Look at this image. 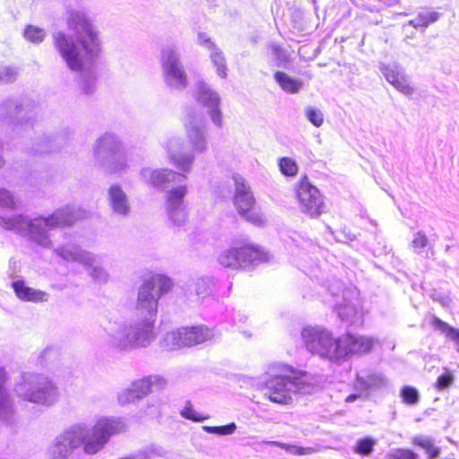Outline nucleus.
I'll return each instance as SVG.
<instances>
[{"label":"nucleus","instance_id":"9","mask_svg":"<svg viewBox=\"0 0 459 459\" xmlns=\"http://www.w3.org/2000/svg\"><path fill=\"white\" fill-rule=\"evenodd\" d=\"M211 330L205 325L180 327L167 333V345L172 350L192 347L201 344L212 338Z\"/></svg>","mask_w":459,"mask_h":459},{"label":"nucleus","instance_id":"8","mask_svg":"<svg viewBox=\"0 0 459 459\" xmlns=\"http://www.w3.org/2000/svg\"><path fill=\"white\" fill-rule=\"evenodd\" d=\"M233 204L238 215L246 221L255 226H261L264 223L265 216L256 204L250 186L244 181L237 182Z\"/></svg>","mask_w":459,"mask_h":459},{"label":"nucleus","instance_id":"43","mask_svg":"<svg viewBox=\"0 0 459 459\" xmlns=\"http://www.w3.org/2000/svg\"><path fill=\"white\" fill-rule=\"evenodd\" d=\"M198 42L200 45L205 46L208 48H215V45L211 40V39L205 34V33H199L198 34Z\"/></svg>","mask_w":459,"mask_h":459},{"label":"nucleus","instance_id":"6","mask_svg":"<svg viewBox=\"0 0 459 459\" xmlns=\"http://www.w3.org/2000/svg\"><path fill=\"white\" fill-rule=\"evenodd\" d=\"M17 394L23 401L50 405L58 398L57 387L47 377L30 375L17 385Z\"/></svg>","mask_w":459,"mask_h":459},{"label":"nucleus","instance_id":"5","mask_svg":"<svg viewBox=\"0 0 459 459\" xmlns=\"http://www.w3.org/2000/svg\"><path fill=\"white\" fill-rule=\"evenodd\" d=\"M123 428L119 421L104 420L89 429L76 426L74 432L78 446H82L86 454L93 455L104 446L110 436L119 433Z\"/></svg>","mask_w":459,"mask_h":459},{"label":"nucleus","instance_id":"29","mask_svg":"<svg viewBox=\"0 0 459 459\" xmlns=\"http://www.w3.org/2000/svg\"><path fill=\"white\" fill-rule=\"evenodd\" d=\"M264 444L271 446H276L279 448H281L287 452H290L296 455H304L310 453L309 448L302 447V446H297L293 445H289L286 443H281L278 441H265Z\"/></svg>","mask_w":459,"mask_h":459},{"label":"nucleus","instance_id":"34","mask_svg":"<svg viewBox=\"0 0 459 459\" xmlns=\"http://www.w3.org/2000/svg\"><path fill=\"white\" fill-rule=\"evenodd\" d=\"M167 72L169 75L178 79L183 84L186 83V74L179 65L178 60L173 59L168 63Z\"/></svg>","mask_w":459,"mask_h":459},{"label":"nucleus","instance_id":"32","mask_svg":"<svg viewBox=\"0 0 459 459\" xmlns=\"http://www.w3.org/2000/svg\"><path fill=\"white\" fill-rule=\"evenodd\" d=\"M211 58L212 60V63L216 66L218 74L222 78H225L227 76V67L225 58L221 51L216 48L215 51L212 53Z\"/></svg>","mask_w":459,"mask_h":459},{"label":"nucleus","instance_id":"31","mask_svg":"<svg viewBox=\"0 0 459 459\" xmlns=\"http://www.w3.org/2000/svg\"><path fill=\"white\" fill-rule=\"evenodd\" d=\"M280 170L286 176L293 177L298 173V165L290 158L283 157L279 160Z\"/></svg>","mask_w":459,"mask_h":459},{"label":"nucleus","instance_id":"42","mask_svg":"<svg viewBox=\"0 0 459 459\" xmlns=\"http://www.w3.org/2000/svg\"><path fill=\"white\" fill-rule=\"evenodd\" d=\"M16 73L9 67L0 70V81L10 82L15 78Z\"/></svg>","mask_w":459,"mask_h":459},{"label":"nucleus","instance_id":"16","mask_svg":"<svg viewBox=\"0 0 459 459\" xmlns=\"http://www.w3.org/2000/svg\"><path fill=\"white\" fill-rule=\"evenodd\" d=\"M77 447L78 444L73 428L56 438L51 446V452L55 457H67Z\"/></svg>","mask_w":459,"mask_h":459},{"label":"nucleus","instance_id":"36","mask_svg":"<svg viewBox=\"0 0 459 459\" xmlns=\"http://www.w3.org/2000/svg\"><path fill=\"white\" fill-rule=\"evenodd\" d=\"M454 382V375L448 369L440 375L434 385L435 388L438 391H443L452 385Z\"/></svg>","mask_w":459,"mask_h":459},{"label":"nucleus","instance_id":"2","mask_svg":"<svg viewBox=\"0 0 459 459\" xmlns=\"http://www.w3.org/2000/svg\"><path fill=\"white\" fill-rule=\"evenodd\" d=\"M173 287V281L164 274L152 273L142 279L135 308L139 316L146 317V320L138 323L129 333L130 341L135 345L145 346L154 338L159 299L171 291Z\"/></svg>","mask_w":459,"mask_h":459},{"label":"nucleus","instance_id":"38","mask_svg":"<svg viewBox=\"0 0 459 459\" xmlns=\"http://www.w3.org/2000/svg\"><path fill=\"white\" fill-rule=\"evenodd\" d=\"M307 118L316 127H319L324 123V116L323 113L313 108H308L306 110Z\"/></svg>","mask_w":459,"mask_h":459},{"label":"nucleus","instance_id":"17","mask_svg":"<svg viewBox=\"0 0 459 459\" xmlns=\"http://www.w3.org/2000/svg\"><path fill=\"white\" fill-rule=\"evenodd\" d=\"M197 95L198 99L203 102L204 106L209 107L210 116L212 121L218 125H221V113L218 108L219 106V97L218 95L210 91L208 87L204 83H201L197 87Z\"/></svg>","mask_w":459,"mask_h":459},{"label":"nucleus","instance_id":"15","mask_svg":"<svg viewBox=\"0 0 459 459\" xmlns=\"http://www.w3.org/2000/svg\"><path fill=\"white\" fill-rule=\"evenodd\" d=\"M11 286L16 297L22 301L43 303L48 299V294L46 291L29 287L22 280L13 281Z\"/></svg>","mask_w":459,"mask_h":459},{"label":"nucleus","instance_id":"21","mask_svg":"<svg viewBox=\"0 0 459 459\" xmlns=\"http://www.w3.org/2000/svg\"><path fill=\"white\" fill-rule=\"evenodd\" d=\"M175 172L167 169H156L150 173L149 183L153 187L165 188L173 179Z\"/></svg>","mask_w":459,"mask_h":459},{"label":"nucleus","instance_id":"7","mask_svg":"<svg viewBox=\"0 0 459 459\" xmlns=\"http://www.w3.org/2000/svg\"><path fill=\"white\" fill-rule=\"evenodd\" d=\"M301 337L311 353L327 358H339L340 340L333 338L327 330L307 326L303 328Z\"/></svg>","mask_w":459,"mask_h":459},{"label":"nucleus","instance_id":"46","mask_svg":"<svg viewBox=\"0 0 459 459\" xmlns=\"http://www.w3.org/2000/svg\"><path fill=\"white\" fill-rule=\"evenodd\" d=\"M4 164V160L0 157V168Z\"/></svg>","mask_w":459,"mask_h":459},{"label":"nucleus","instance_id":"33","mask_svg":"<svg viewBox=\"0 0 459 459\" xmlns=\"http://www.w3.org/2000/svg\"><path fill=\"white\" fill-rule=\"evenodd\" d=\"M375 444L373 438L363 437L357 442L354 451L359 455H368L373 451Z\"/></svg>","mask_w":459,"mask_h":459},{"label":"nucleus","instance_id":"4","mask_svg":"<svg viewBox=\"0 0 459 459\" xmlns=\"http://www.w3.org/2000/svg\"><path fill=\"white\" fill-rule=\"evenodd\" d=\"M270 261V255L260 247L239 242L222 251L218 256V263L225 268L254 269L259 264Z\"/></svg>","mask_w":459,"mask_h":459},{"label":"nucleus","instance_id":"23","mask_svg":"<svg viewBox=\"0 0 459 459\" xmlns=\"http://www.w3.org/2000/svg\"><path fill=\"white\" fill-rule=\"evenodd\" d=\"M411 444L422 448L429 459H434L439 456L440 448L435 446V443L430 437H415L411 439Z\"/></svg>","mask_w":459,"mask_h":459},{"label":"nucleus","instance_id":"3","mask_svg":"<svg viewBox=\"0 0 459 459\" xmlns=\"http://www.w3.org/2000/svg\"><path fill=\"white\" fill-rule=\"evenodd\" d=\"M314 377L308 372L282 364L277 367L276 374L265 382L267 398L273 403L290 405L293 394H299L313 386Z\"/></svg>","mask_w":459,"mask_h":459},{"label":"nucleus","instance_id":"12","mask_svg":"<svg viewBox=\"0 0 459 459\" xmlns=\"http://www.w3.org/2000/svg\"><path fill=\"white\" fill-rule=\"evenodd\" d=\"M53 229L65 228L75 224L85 217V211L74 205L66 204L48 215Z\"/></svg>","mask_w":459,"mask_h":459},{"label":"nucleus","instance_id":"35","mask_svg":"<svg viewBox=\"0 0 459 459\" xmlns=\"http://www.w3.org/2000/svg\"><path fill=\"white\" fill-rule=\"evenodd\" d=\"M204 429L212 434H216L219 436H227L232 434L236 429V424L234 422L222 425V426H205L204 427Z\"/></svg>","mask_w":459,"mask_h":459},{"label":"nucleus","instance_id":"44","mask_svg":"<svg viewBox=\"0 0 459 459\" xmlns=\"http://www.w3.org/2000/svg\"><path fill=\"white\" fill-rule=\"evenodd\" d=\"M7 378V374L4 370V368H0V385H1V390H6L4 388V383H5V380Z\"/></svg>","mask_w":459,"mask_h":459},{"label":"nucleus","instance_id":"19","mask_svg":"<svg viewBox=\"0 0 459 459\" xmlns=\"http://www.w3.org/2000/svg\"><path fill=\"white\" fill-rule=\"evenodd\" d=\"M384 75L386 81L403 94H412L413 87L410 84L407 77L404 74L394 69L386 68Z\"/></svg>","mask_w":459,"mask_h":459},{"label":"nucleus","instance_id":"18","mask_svg":"<svg viewBox=\"0 0 459 459\" xmlns=\"http://www.w3.org/2000/svg\"><path fill=\"white\" fill-rule=\"evenodd\" d=\"M160 381V378H156L155 381L153 382L152 380V377H147L135 380L132 384L130 388H128L124 394L126 396V400L130 402L134 400H140L145 397L152 392V386L153 385V384Z\"/></svg>","mask_w":459,"mask_h":459},{"label":"nucleus","instance_id":"10","mask_svg":"<svg viewBox=\"0 0 459 459\" xmlns=\"http://www.w3.org/2000/svg\"><path fill=\"white\" fill-rule=\"evenodd\" d=\"M296 195L302 210L310 216H317L323 211L324 203L318 189L313 186L307 176L300 178Z\"/></svg>","mask_w":459,"mask_h":459},{"label":"nucleus","instance_id":"27","mask_svg":"<svg viewBox=\"0 0 459 459\" xmlns=\"http://www.w3.org/2000/svg\"><path fill=\"white\" fill-rule=\"evenodd\" d=\"M400 397L403 403L408 405H415L420 401L419 391L411 385H403L400 389Z\"/></svg>","mask_w":459,"mask_h":459},{"label":"nucleus","instance_id":"41","mask_svg":"<svg viewBox=\"0 0 459 459\" xmlns=\"http://www.w3.org/2000/svg\"><path fill=\"white\" fill-rule=\"evenodd\" d=\"M428 245V238L423 232H417L411 242V246L415 249H422Z\"/></svg>","mask_w":459,"mask_h":459},{"label":"nucleus","instance_id":"37","mask_svg":"<svg viewBox=\"0 0 459 459\" xmlns=\"http://www.w3.org/2000/svg\"><path fill=\"white\" fill-rule=\"evenodd\" d=\"M417 454L408 448H396L388 455V459H417Z\"/></svg>","mask_w":459,"mask_h":459},{"label":"nucleus","instance_id":"30","mask_svg":"<svg viewBox=\"0 0 459 459\" xmlns=\"http://www.w3.org/2000/svg\"><path fill=\"white\" fill-rule=\"evenodd\" d=\"M169 160L177 168L183 171L189 169L193 160L189 155H181L178 153H170Z\"/></svg>","mask_w":459,"mask_h":459},{"label":"nucleus","instance_id":"11","mask_svg":"<svg viewBox=\"0 0 459 459\" xmlns=\"http://www.w3.org/2000/svg\"><path fill=\"white\" fill-rule=\"evenodd\" d=\"M186 193L187 187L185 185L173 187L167 193V212L175 224H179L185 221L186 212L182 206Z\"/></svg>","mask_w":459,"mask_h":459},{"label":"nucleus","instance_id":"22","mask_svg":"<svg viewBox=\"0 0 459 459\" xmlns=\"http://www.w3.org/2000/svg\"><path fill=\"white\" fill-rule=\"evenodd\" d=\"M273 77L281 88L289 93H297L302 86V82L294 79L284 72L277 71Z\"/></svg>","mask_w":459,"mask_h":459},{"label":"nucleus","instance_id":"1","mask_svg":"<svg viewBox=\"0 0 459 459\" xmlns=\"http://www.w3.org/2000/svg\"><path fill=\"white\" fill-rule=\"evenodd\" d=\"M66 23L78 44L71 36L58 31L52 36L53 45L70 70L82 72L86 62L92 61L101 50L99 32L91 20L79 12L70 13Z\"/></svg>","mask_w":459,"mask_h":459},{"label":"nucleus","instance_id":"14","mask_svg":"<svg viewBox=\"0 0 459 459\" xmlns=\"http://www.w3.org/2000/svg\"><path fill=\"white\" fill-rule=\"evenodd\" d=\"M339 358L352 354L368 352L373 347V341L363 336H355L348 333L343 338H339Z\"/></svg>","mask_w":459,"mask_h":459},{"label":"nucleus","instance_id":"40","mask_svg":"<svg viewBox=\"0 0 459 459\" xmlns=\"http://www.w3.org/2000/svg\"><path fill=\"white\" fill-rule=\"evenodd\" d=\"M181 415L187 420L197 422L208 419V416H204L202 413L195 411L191 406H186L181 411Z\"/></svg>","mask_w":459,"mask_h":459},{"label":"nucleus","instance_id":"25","mask_svg":"<svg viewBox=\"0 0 459 459\" xmlns=\"http://www.w3.org/2000/svg\"><path fill=\"white\" fill-rule=\"evenodd\" d=\"M437 18V16L434 13H420L412 20H411L407 25L403 27V30H408L411 27H428L429 25L436 22Z\"/></svg>","mask_w":459,"mask_h":459},{"label":"nucleus","instance_id":"45","mask_svg":"<svg viewBox=\"0 0 459 459\" xmlns=\"http://www.w3.org/2000/svg\"><path fill=\"white\" fill-rule=\"evenodd\" d=\"M359 397V394H351L346 397L345 401L347 403H351V402L355 401L356 399H358Z\"/></svg>","mask_w":459,"mask_h":459},{"label":"nucleus","instance_id":"28","mask_svg":"<svg viewBox=\"0 0 459 459\" xmlns=\"http://www.w3.org/2000/svg\"><path fill=\"white\" fill-rule=\"evenodd\" d=\"M23 36L30 42L40 43L44 40L46 33L41 28L33 25H28L24 30Z\"/></svg>","mask_w":459,"mask_h":459},{"label":"nucleus","instance_id":"20","mask_svg":"<svg viewBox=\"0 0 459 459\" xmlns=\"http://www.w3.org/2000/svg\"><path fill=\"white\" fill-rule=\"evenodd\" d=\"M109 200L113 210L118 213L126 214L129 211L126 195L118 185H112L108 190Z\"/></svg>","mask_w":459,"mask_h":459},{"label":"nucleus","instance_id":"26","mask_svg":"<svg viewBox=\"0 0 459 459\" xmlns=\"http://www.w3.org/2000/svg\"><path fill=\"white\" fill-rule=\"evenodd\" d=\"M431 325L442 331L446 334L447 337L452 339L456 342L458 345V351H459V329L455 328L453 326H450L447 323L444 322L440 318L434 316L431 319Z\"/></svg>","mask_w":459,"mask_h":459},{"label":"nucleus","instance_id":"13","mask_svg":"<svg viewBox=\"0 0 459 459\" xmlns=\"http://www.w3.org/2000/svg\"><path fill=\"white\" fill-rule=\"evenodd\" d=\"M25 226L31 241L44 247L51 244L48 231L54 229L48 216H38L29 221L26 219Z\"/></svg>","mask_w":459,"mask_h":459},{"label":"nucleus","instance_id":"39","mask_svg":"<svg viewBox=\"0 0 459 459\" xmlns=\"http://www.w3.org/2000/svg\"><path fill=\"white\" fill-rule=\"evenodd\" d=\"M0 205L10 209L16 206L13 195L5 188H0Z\"/></svg>","mask_w":459,"mask_h":459},{"label":"nucleus","instance_id":"24","mask_svg":"<svg viewBox=\"0 0 459 459\" xmlns=\"http://www.w3.org/2000/svg\"><path fill=\"white\" fill-rule=\"evenodd\" d=\"M26 224V217L22 214L0 216V226L7 230L21 231Z\"/></svg>","mask_w":459,"mask_h":459}]
</instances>
